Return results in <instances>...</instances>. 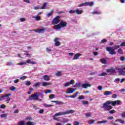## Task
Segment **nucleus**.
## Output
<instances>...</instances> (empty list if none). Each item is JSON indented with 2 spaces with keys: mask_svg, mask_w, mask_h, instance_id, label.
Returning a JSON list of instances; mask_svg holds the SVG:
<instances>
[{
  "mask_svg": "<svg viewBox=\"0 0 125 125\" xmlns=\"http://www.w3.org/2000/svg\"><path fill=\"white\" fill-rule=\"evenodd\" d=\"M95 122V121L94 120H91V122H89V125H92V124H94V123Z\"/></svg>",
  "mask_w": 125,
  "mask_h": 125,
  "instance_id": "54",
  "label": "nucleus"
},
{
  "mask_svg": "<svg viewBox=\"0 0 125 125\" xmlns=\"http://www.w3.org/2000/svg\"><path fill=\"white\" fill-rule=\"evenodd\" d=\"M53 12V11H51L50 13L47 14V17H50L52 15V13Z\"/></svg>",
  "mask_w": 125,
  "mask_h": 125,
  "instance_id": "47",
  "label": "nucleus"
},
{
  "mask_svg": "<svg viewBox=\"0 0 125 125\" xmlns=\"http://www.w3.org/2000/svg\"><path fill=\"white\" fill-rule=\"evenodd\" d=\"M54 97H55V95L54 94H51L49 96V98H50V99H52L54 98Z\"/></svg>",
  "mask_w": 125,
  "mask_h": 125,
  "instance_id": "51",
  "label": "nucleus"
},
{
  "mask_svg": "<svg viewBox=\"0 0 125 125\" xmlns=\"http://www.w3.org/2000/svg\"><path fill=\"white\" fill-rule=\"evenodd\" d=\"M11 65H13V63L12 62H7V66H11Z\"/></svg>",
  "mask_w": 125,
  "mask_h": 125,
  "instance_id": "44",
  "label": "nucleus"
},
{
  "mask_svg": "<svg viewBox=\"0 0 125 125\" xmlns=\"http://www.w3.org/2000/svg\"><path fill=\"white\" fill-rule=\"evenodd\" d=\"M25 121H20L19 123V125H25Z\"/></svg>",
  "mask_w": 125,
  "mask_h": 125,
  "instance_id": "39",
  "label": "nucleus"
},
{
  "mask_svg": "<svg viewBox=\"0 0 125 125\" xmlns=\"http://www.w3.org/2000/svg\"><path fill=\"white\" fill-rule=\"evenodd\" d=\"M3 99L5 100L7 103H9V101H10V98L9 97L3 98Z\"/></svg>",
  "mask_w": 125,
  "mask_h": 125,
  "instance_id": "24",
  "label": "nucleus"
},
{
  "mask_svg": "<svg viewBox=\"0 0 125 125\" xmlns=\"http://www.w3.org/2000/svg\"><path fill=\"white\" fill-rule=\"evenodd\" d=\"M6 107V105L5 104H1L0 105V107L2 109H4Z\"/></svg>",
  "mask_w": 125,
  "mask_h": 125,
  "instance_id": "55",
  "label": "nucleus"
},
{
  "mask_svg": "<svg viewBox=\"0 0 125 125\" xmlns=\"http://www.w3.org/2000/svg\"><path fill=\"white\" fill-rule=\"evenodd\" d=\"M111 104L112 106H116V105H120L121 104V101L117 100L115 101H107L105 103L103 104L101 108L104 109V111H110L113 108L110 104Z\"/></svg>",
  "mask_w": 125,
  "mask_h": 125,
  "instance_id": "1",
  "label": "nucleus"
},
{
  "mask_svg": "<svg viewBox=\"0 0 125 125\" xmlns=\"http://www.w3.org/2000/svg\"><path fill=\"white\" fill-rule=\"evenodd\" d=\"M101 42H102V43H104V42H107V40H106V39H103L101 41Z\"/></svg>",
  "mask_w": 125,
  "mask_h": 125,
  "instance_id": "53",
  "label": "nucleus"
},
{
  "mask_svg": "<svg viewBox=\"0 0 125 125\" xmlns=\"http://www.w3.org/2000/svg\"><path fill=\"white\" fill-rule=\"evenodd\" d=\"M43 79L44 81H48L50 80V77L47 75H43Z\"/></svg>",
  "mask_w": 125,
  "mask_h": 125,
  "instance_id": "20",
  "label": "nucleus"
},
{
  "mask_svg": "<svg viewBox=\"0 0 125 125\" xmlns=\"http://www.w3.org/2000/svg\"><path fill=\"white\" fill-rule=\"evenodd\" d=\"M121 117H122V118H125V112H123L122 113Z\"/></svg>",
  "mask_w": 125,
  "mask_h": 125,
  "instance_id": "56",
  "label": "nucleus"
},
{
  "mask_svg": "<svg viewBox=\"0 0 125 125\" xmlns=\"http://www.w3.org/2000/svg\"><path fill=\"white\" fill-rule=\"evenodd\" d=\"M51 83H46V82H42V86H47V85H51Z\"/></svg>",
  "mask_w": 125,
  "mask_h": 125,
  "instance_id": "21",
  "label": "nucleus"
},
{
  "mask_svg": "<svg viewBox=\"0 0 125 125\" xmlns=\"http://www.w3.org/2000/svg\"><path fill=\"white\" fill-rule=\"evenodd\" d=\"M19 113V110H18V109H16L14 111V114H18Z\"/></svg>",
  "mask_w": 125,
  "mask_h": 125,
  "instance_id": "58",
  "label": "nucleus"
},
{
  "mask_svg": "<svg viewBox=\"0 0 125 125\" xmlns=\"http://www.w3.org/2000/svg\"><path fill=\"white\" fill-rule=\"evenodd\" d=\"M0 118H7V114H1L0 115Z\"/></svg>",
  "mask_w": 125,
  "mask_h": 125,
  "instance_id": "31",
  "label": "nucleus"
},
{
  "mask_svg": "<svg viewBox=\"0 0 125 125\" xmlns=\"http://www.w3.org/2000/svg\"><path fill=\"white\" fill-rule=\"evenodd\" d=\"M109 113L110 114H114V113H116V111L114 109H112L111 110H109Z\"/></svg>",
  "mask_w": 125,
  "mask_h": 125,
  "instance_id": "46",
  "label": "nucleus"
},
{
  "mask_svg": "<svg viewBox=\"0 0 125 125\" xmlns=\"http://www.w3.org/2000/svg\"><path fill=\"white\" fill-rule=\"evenodd\" d=\"M25 79H27V77L26 76H22L20 78V80H21L22 81H24V80H25Z\"/></svg>",
  "mask_w": 125,
  "mask_h": 125,
  "instance_id": "45",
  "label": "nucleus"
},
{
  "mask_svg": "<svg viewBox=\"0 0 125 125\" xmlns=\"http://www.w3.org/2000/svg\"><path fill=\"white\" fill-rule=\"evenodd\" d=\"M105 76H107V73L106 72H102L98 75L99 77H104Z\"/></svg>",
  "mask_w": 125,
  "mask_h": 125,
  "instance_id": "25",
  "label": "nucleus"
},
{
  "mask_svg": "<svg viewBox=\"0 0 125 125\" xmlns=\"http://www.w3.org/2000/svg\"><path fill=\"white\" fill-rule=\"evenodd\" d=\"M25 85H31V82H30V81H26Z\"/></svg>",
  "mask_w": 125,
  "mask_h": 125,
  "instance_id": "49",
  "label": "nucleus"
},
{
  "mask_svg": "<svg viewBox=\"0 0 125 125\" xmlns=\"http://www.w3.org/2000/svg\"><path fill=\"white\" fill-rule=\"evenodd\" d=\"M40 84H41V82H38V83H37L35 84H34L33 85V86L37 87V86H39V85H40Z\"/></svg>",
  "mask_w": 125,
  "mask_h": 125,
  "instance_id": "40",
  "label": "nucleus"
},
{
  "mask_svg": "<svg viewBox=\"0 0 125 125\" xmlns=\"http://www.w3.org/2000/svg\"><path fill=\"white\" fill-rule=\"evenodd\" d=\"M121 46H125V42H122L121 44L120 45V47Z\"/></svg>",
  "mask_w": 125,
  "mask_h": 125,
  "instance_id": "60",
  "label": "nucleus"
},
{
  "mask_svg": "<svg viewBox=\"0 0 125 125\" xmlns=\"http://www.w3.org/2000/svg\"><path fill=\"white\" fill-rule=\"evenodd\" d=\"M60 25L62 28H65V27H67V22L64 21H62L60 22Z\"/></svg>",
  "mask_w": 125,
  "mask_h": 125,
  "instance_id": "12",
  "label": "nucleus"
},
{
  "mask_svg": "<svg viewBox=\"0 0 125 125\" xmlns=\"http://www.w3.org/2000/svg\"><path fill=\"white\" fill-rule=\"evenodd\" d=\"M75 12H76V14L79 15L82 14V13H83V10H79V9H77L75 10Z\"/></svg>",
  "mask_w": 125,
  "mask_h": 125,
  "instance_id": "22",
  "label": "nucleus"
},
{
  "mask_svg": "<svg viewBox=\"0 0 125 125\" xmlns=\"http://www.w3.org/2000/svg\"><path fill=\"white\" fill-rule=\"evenodd\" d=\"M10 90L12 91H14V90H16V87L12 86L10 87Z\"/></svg>",
  "mask_w": 125,
  "mask_h": 125,
  "instance_id": "35",
  "label": "nucleus"
},
{
  "mask_svg": "<svg viewBox=\"0 0 125 125\" xmlns=\"http://www.w3.org/2000/svg\"><path fill=\"white\" fill-rule=\"evenodd\" d=\"M44 107H52L53 105L52 104H44Z\"/></svg>",
  "mask_w": 125,
  "mask_h": 125,
  "instance_id": "52",
  "label": "nucleus"
},
{
  "mask_svg": "<svg viewBox=\"0 0 125 125\" xmlns=\"http://www.w3.org/2000/svg\"><path fill=\"white\" fill-rule=\"evenodd\" d=\"M68 12L70 14H73V13H75V12H76V10H70Z\"/></svg>",
  "mask_w": 125,
  "mask_h": 125,
  "instance_id": "48",
  "label": "nucleus"
},
{
  "mask_svg": "<svg viewBox=\"0 0 125 125\" xmlns=\"http://www.w3.org/2000/svg\"><path fill=\"white\" fill-rule=\"evenodd\" d=\"M98 89H99V90H102V89H103V88L102 86H98Z\"/></svg>",
  "mask_w": 125,
  "mask_h": 125,
  "instance_id": "62",
  "label": "nucleus"
},
{
  "mask_svg": "<svg viewBox=\"0 0 125 125\" xmlns=\"http://www.w3.org/2000/svg\"><path fill=\"white\" fill-rule=\"evenodd\" d=\"M81 86H82L83 88H87L88 87H90V86H91V85L88 83H83L81 85Z\"/></svg>",
  "mask_w": 125,
  "mask_h": 125,
  "instance_id": "16",
  "label": "nucleus"
},
{
  "mask_svg": "<svg viewBox=\"0 0 125 125\" xmlns=\"http://www.w3.org/2000/svg\"><path fill=\"white\" fill-rule=\"evenodd\" d=\"M75 91H76V90H75L73 88H69L67 89V92L66 93H73V92H75Z\"/></svg>",
  "mask_w": 125,
  "mask_h": 125,
  "instance_id": "17",
  "label": "nucleus"
},
{
  "mask_svg": "<svg viewBox=\"0 0 125 125\" xmlns=\"http://www.w3.org/2000/svg\"><path fill=\"white\" fill-rule=\"evenodd\" d=\"M33 18H34L37 20V21H39L41 20V17L40 16H37V17H33Z\"/></svg>",
  "mask_w": 125,
  "mask_h": 125,
  "instance_id": "36",
  "label": "nucleus"
},
{
  "mask_svg": "<svg viewBox=\"0 0 125 125\" xmlns=\"http://www.w3.org/2000/svg\"><path fill=\"white\" fill-rule=\"evenodd\" d=\"M118 72L121 76H125V67L123 68H116Z\"/></svg>",
  "mask_w": 125,
  "mask_h": 125,
  "instance_id": "4",
  "label": "nucleus"
},
{
  "mask_svg": "<svg viewBox=\"0 0 125 125\" xmlns=\"http://www.w3.org/2000/svg\"><path fill=\"white\" fill-rule=\"evenodd\" d=\"M52 90L49 89H47L46 92H45V94H47V93H51Z\"/></svg>",
  "mask_w": 125,
  "mask_h": 125,
  "instance_id": "50",
  "label": "nucleus"
},
{
  "mask_svg": "<svg viewBox=\"0 0 125 125\" xmlns=\"http://www.w3.org/2000/svg\"><path fill=\"white\" fill-rule=\"evenodd\" d=\"M93 14H100L101 12H93Z\"/></svg>",
  "mask_w": 125,
  "mask_h": 125,
  "instance_id": "63",
  "label": "nucleus"
},
{
  "mask_svg": "<svg viewBox=\"0 0 125 125\" xmlns=\"http://www.w3.org/2000/svg\"><path fill=\"white\" fill-rule=\"evenodd\" d=\"M80 56H82V54H76L73 57V60H78L80 58Z\"/></svg>",
  "mask_w": 125,
  "mask_h": 125,
  "instance_id": "15",
  "label": "nucleus"
},
{
  "mask_svg": "<svg viewBox=\"0 0 125 125\" xmlns=\"http://www.w3.org/2000/svg\"><path fill=\"white\" fill-rule=\"evenodd\" d=\"M82 104L83 105H88V102L87 101H82Z\"/></svg>",
  "mask_w": 125,
  "mask_h": 125,
  "instance_id": "33",
  "label": "nucleus"
},
{
  "mask_svg": "<svg viewBox=\"0 0 125 125\" xmlns=\"http://www.w3.org/2000/svg\"><path fill=\"white\" fill-rule=\"evenodd\" d=\"M74 83L75 81L73 80H71L69 82H66L63 84V85L65 87H67V86H70V84H74Z\"/></svg>",
  "mask_w": 125,
  "mask_h": 125,
  "instance_id": "8",
  "label": "nucleus"
},
{
  "mask_svg": "<svg viewBox=\"0 0 125 125\" xmlns=\"http://www.w3.org/2000/svg\"><path fill=\"white\" fill-rule=\"evenodd\" d=\"M39 114H43V109H40L39 111Z\"/></svg>",
  "mask_w": 125,
  "mask_h": 125,
  "instance_id": "61",
  "label": "nucleus"
},
{
  "mask_svg": "<svg viewBox=\"0 0 125 125\" xmlns=\"http://www.w3.org/2000/svg\"><path fill=\"white\" fill-rule=\"evenodd\" d=\"M45 31H46V28L38 29L35 30L36 33H39V34L44 33Z\"/></svg>",
  "mask_w": 125,
  "mask_h": 125,
  "instance_id": "11",
  "label": "nucleus"
},
{
  "mask_svg": "<svg viewBox=\"0 0 125 125\" xmlns=\"http://www.w3.org/2000/svg\"><path fill=\"white\" fill-rule=\"evenodd\" d=\"M112 92L111 91H106L104 93V95H105V96H107L108 95H111V94H112Z\"/></svg>",
  "mask_w": 125,
  "mask_h": 125,
  "instance_id": "23",
  "label": "nucleus"
},
{
  "mask_svg": "<svg viewBox=\"0 0 125 125\" xmlns=\"http://www.w3.org/2000/svg\"><path fill=\"white\" fill-rule=\"evenodd\" d=\"M78 99H79V100H82L83 99H84V96L82 95V96L78 97Z\"/></svg>",
  "mask_w": 125,
  "mask_h": 125,
  "instance_id": "42",
  "label": "nucleus"
},
{
  "mask_svg": "<svg viewBox=\"0 0 125 125\" xmlns=\"http://www.w3.org/2000/svg\"><path fill=\"white\" fill-rule=\"evenodd\" d=\"M80 86H82V84L81 83H76L75 85H74L73 87H80Z\"/></svg>",
  "mask_w": 125,
  "mask_h": 125,
  "instance_id": "26",
  "label": "nucleus"
},
{
  "mask_svg": "<svg viewBox=\"0 0 125 125\" xmlns=\"http://www.w3.org/2000/svg\"><path fill=\"white\" fill-rule=\"evenodd\" d=\"M80 125V122L78 121L74 122V125Z\"/></svg>",
  "mask_w": 125,
  "mask_h": 125,
  "instance_id": "59",
  "label": "nucleus"
},
{
  "mask_svg": "<svg viewBox=\"0 0 125 125\" xmlns=\"http://www.w3.org/2000/svg\"><path fill=\"white\" fill-rule=\"evenodd\" d=\"M24 2H26V3H31V1L30 0H24Z\"/></svg>",
  "mask_w": 125,
  "mask_h": 125,
  "instance_id": "57",
  "label": "nucleus"
},
{
  "mask_svg": "<svg viewBox=\"0 0 125 125\" xmlns=\"http://www.w3.org/2000/svg\"><path fill=\"white\" fill-rule=\"evenodd\" d=\"M8 96H11V94L9 93L5 94L4 96H1V98H6V97H9Z\"/></svg>",
  "mask_w": 125,
  "mask_h": 125,
  "instance_id": "28",
  "label": "nucleus"
},
{
  "mask_svg": "<svg viewBox=\"0 0 125 125\" xmlns=\"http://www.w3.org/2000/svg\"><path fill=\"white\" fill-rule=\"evenodd\" d=\"M34 9H35V10H38L39 9H41V7H40V6H34L33 8Z\"/></svg>",
  "mask_w": 125,
  "mask_h": 125,
  "instance_id": "34",
  "label": "nucleus"
},
{
  "mask_svg": "<svg viewBox=\"0 0 125 125\" xmlns=\"http://www.w3.org/2000/svg\"><path fill=\"white\" fill-rule=\"evenodd\" d=\"M93 4H94V2H86L84 3H83L82 4H81L80 5V6H92V5H93Z\"/></svg>",
  "mask_w": 125,
  "mask_h": 125,
  "instance_id": "7",
  "label": "nucleus"
},
{
  "mask_svg": "<svg viewBox=\"0 0 125 125\" xmlns=\"http://www.w3.org/2000/svg\"><path fill=\"white\" fill-rule=\"evenodd\" d=\"M107 73L109 74H115L116 73V69L113 67L110 68L106 70Z\"/></svg>",
  "mask_w": 125,
  "mask_h": 125,
  "instance_id": "9",
  "label": "nucleus"
},
{
  "mask_svg": "<svg viewBox=\"0 0 125 125\" xmlns=\"http://www.w3.org/2000/svg\"><path fill=\"white\" fill-rule=\"evenodd\" d=\"M59 18H60V17L59 16H58L56 17L52 21V24L53 25H56L58 24L60 22Z\"/></svg>",
  "mask_w": 125,
  "mask_h": 125,
  "instance_id": "6",
  "label": "nucleus"
},
{
  "mask_svg": "<svg viewBox=\"0 0 125 125\" xmlns=\"http://www.w3.org/2000/svg\"><path fill=\"white\" fill-rule=\"evenodd\" d=\"M41 96V98H43L44 96L43 94L40 92H37L33 95H31V97L29 98V100H38V98Z\"/></svg>",
  "mask_w": 125,
  "mask_h": 125,
  "instance_id": "3",
  "label": "nucleus"
},
{
  "mask_svg": "<svg viewBox=\"0 0 125 125\" xmlns=\"http://www.w3.org/2000/svg\"><path fill=\"white\" fill-rule=\"evenodd\" d=\"M54 29L55 30H61L62 27H61V25H60V23L57 24V25H55L54 26Z\"/></svg>",
  "mask_w": 125,
  "mask_h": 125,
  "instance_id": "18",
  "label": "nucleus"
},
{
  "mask_svg": "<svg viewBox=\"0 0 125 125\" xmlns=\"http://www.w3.org/2000/svg\"><path fill=\"white\" fill-rule=\"evenodd\" d=\"M118 96V95H117V94H113L112 96V98H117V97Z\"/></svg>",
  "mask_w": 125,
  "mask_h": 125,
  "instance_id": "64",
  "label": "nucleus"
},
{
  "mask_svg": "<svg viewBox=\"0 0 125 125\" xmlns=\"http://www.w3.org/2000/svg\"><path fill=\"white\" fill-rule=\"evenodd\" d=\"M118 48H120V45H115L112 47H106V51H108V52H109V54H111V55H114L116 54L115 50L118 49Z\"/></svg>",
  "mask_w": 125,
  "mask_h": 125,
  "instance_id": "2",
  "label": "nucleus"
},
{
  "mask_svg": "<svg viewBox=\"0 0 125 125\" xmlns=\"http://www.w3.org/2000/svg\"><path fill=\"white\" fill-rule=\"evenodd\" d=\"M27 63H28V64H37V62H33L32 61H31V60L28 59L26 61V62H21V63H19L17 64V65H26L27 64Z\"/></svg>",
  "mask_w": 125,
  "mask_h": 125,
  "instance_id": "5",
  "label": "nucleus"
},
{
  "mask_svg": "<svg viewBox=\"0 0 125 125\" xmlns=\"http://www.w3.org/2000/svg\"><path fill=\"white\" fill-rule=\"evenodd\" d=\"M117 53H118V54H123V49L119 48V49L117 50Z\"/></svg>",
  "mask_w": 125,
  "mask_h": 125,
  "instance_id": "27",
  "label": "nucleus"
},
{
  "mask_svg": "<svg viewBox=\"0 0 125 125\" xmlns=\"http://www.w3.org/2000/svg\"><path fill=\"white\" fill-rule=\"evenodd\" d=\"M59 40L60 39L58 38H56L54 40V44L55 45H56V46H59V45H60V44H61V43H60V42H59Z\"/></svg>",
  "mask_w": 125,
  "mask_h": 125,
  "instance_id": "10",
  "label": "nucleus"
},
{
  "mask_svg": "<svg viewBox=\"0 0 125 125\" xmlns=\"http://www.w3.org/2000/svg\"><path fill=\"white\" fill-rule=\"evenodd\" d=\"M85 116L87 117V118L91 117V114L89 113H85Z\"/></svg>",
  "mask_w": 125,
  "mask_h": 125,
  "instance_id": "41",
  "label": "nucleus"
},
{
  "mask_svg": "<svg viewBox=\"0 0 125 125\" xmlns=\"http://www.w3.org/2000/svg\"><path fill=\"white\" fill-rule=\"evenodd\" d=\"M64 115V112H58L57 113H56L53 116V117H59V116H63Z\"/></svg>",
  "mask_w": 125,
  "mask_h": 125,
  "instance_id": "19",
  "label": "nucleus"
},
{
  "mask_svg": "<svg viewBox=\"0 0 125 125\" xmlns=\"http://www.w3.org/2000/svg\"><path fill=\"white\" fill-rule=\"evenodd\" d=\"M47 4V3H44L43 4V6L42 7H41V9H44V8H45V7H46Z\"/></svg>",
  "mask_w": 125,
  "mask_h": 125,
  "instance_id": "37",
  "label": "nucleus"
},
{
  "mask_svg": "<svg viewBox=\"0 0 125 125\" xmlns=\"http://www.w3.org/2000/svg\"><path fill=\"white\" fill-rule=\"evenodd\" d=\"M101 62H102L103 64H107V61H106L105 59H101Z\"/></svg>",
  "mask_w": 125,
  "mask_h": 125,
  "instance_id": "29",
  "label": "nucleus"
},
{
  "mask_svg": "<svg viewBox=\"0 0 125 125\" xmlns=\"http://www.w3.org/2000/svg\"><path fill=\"white\" fill-rule=\"evenodd\" d=\"M119 122L121 124H122V125H124L125 124V121L124 120H122V119H119Z\"/></svg>",
  "mask_w": 125,
  "mask_h": 125,
  "instance_id": "43",
  "label": "nucleus"
},
{
  "mask_svg": "<svg viewBox=\"0 0 125 125\" xmlns=\"http://www.w3.org/2000/svg\"><path fill=\"white\" fill-rule=\"evenodd\" d=\"M105 123H108L107 121H99L97 122V124H104Z\"/></svg>",
  "mask_w": 125,
  "mask_h": 125,
  "instance_id": "38",
  "label": "nucleus"
},
{
  "mask_svg": "<svg viewBox=\"0 0 125 125\" xmlns=\"http://www.w3.org/2000/svg\"><path fill=\"white\" fill-rule=\"evenodd\" d=\"M26 125H35V124H34V122H31V121H29L28 122H27L26 123Z\"/></svg>",
  "mask_w": 125,
  "mask_h": 125,
  "instance_id": "30",
  "label": "nucleus"
},
{
  "mask_svg": "<svg viewBox=\"0 0 125 125\" xmlns=\"http://www.w3.org/2000/svg\"><path fill=\"white\" fill-rule=\"evenodd\" d=\"M51 102L56 103V105H63L64 104L63 102L59 101H51Z\"/></svg>",
  "mask_w": 125,
  "mask_h": 125,
  "instance_id": "14",
  "label": "nucleus"
},
{
  "mask_svg": "<svg viewBox=\"0 0 125 125\" xmlns=\"http://www.w3.org/2000/svg\"><path fill=\"white\" fill-rule=\"evenodd\" d=\"M75 111L73 109H70L69 110L63 112V115H68V114H73L75 113Z\"/></svg>",
  "mask_w": 125,
  "mask_h": 125,
  "instance_id": "13",
  "label": "nucleus"
},
{
  "mask_svg": "<svg viewBox=\"0 0 125 125\" xmlns=\"http://www.w3.org/2000/svg\"><path fill=\"white\" fill-rule=\"evenodd\" d=\"M56 76L57 77H61V76H62V72H58L57 73H56Z\"/></svg>",
  "mask_w": 125,
  "mask_h": 125,
  "instance_id": "32",
  "label": "nucleus"
}]
</instances>
